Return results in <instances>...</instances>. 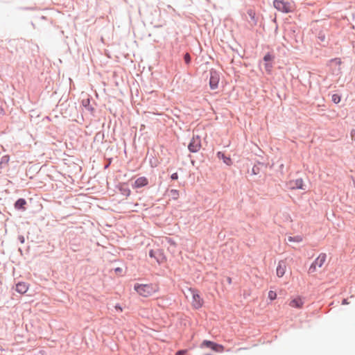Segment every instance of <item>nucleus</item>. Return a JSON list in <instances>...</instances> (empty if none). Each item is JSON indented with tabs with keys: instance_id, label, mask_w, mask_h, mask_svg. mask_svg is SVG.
Masks as SVG:
<instances>
[{
	"instance_id": "4468645a",
	"label": "nucleus",
	"mask_w": 355,
	"mask_h": 355,
	"mask_svg": "<svg viewBox=\"0 0 355 355\" xmlns=\"http://www.w3.org/2000/svg\"><path fill=\"white\" fill-rule=\"evenodd\" d=\"M120 190H121L122 194L125 196H128L130 194V189L125 184L121 185Z\"/></svg>"
},
{
	"instance_id": "9b49d317",
	"label": "nucleus",
	"mask_w": 355,
	"mask_h": 355,
	"mask_svg": "<svg viewBox=\"0 0 355 355\" xmlns=\"http://www.w3.org/2000/svg\"><path fill=\"white\" fill-rule=\"evenodd\" d=\"M28 288H29L28 284L25 282H19L16 285L17 292H18L21 294L26 293L27 292V291L28 290Z\"/></svg>"
},
{
	"instance_id": "c85d7f7f",
	"label": "nucleus",
	"mask_w": 355,
	"mask_h": 355,
	"mask_svg": "<svg viewBox=\"0 0 355 355\" xmlns=\"http://www.w3.org/2000/svg\"><path fill=\"white\" fill-rule=\"evenodd\" d=\"M120 270H121V268H117L116 269V271H120Z\"/></svg>"
},
{
	"instance_id": "cd10ccee",
	"label": "nucleus",
	"mask_w": 355,
	"mask_h": 355,
	"mask_svg": "<svg viewBox=\"0 0 355 355\" xmlns=\"http://www.w3.org/2000/svg\"><path fill=\"white\" fill-rule=\"evenodd\" d=\"M115 309H116L117 311H120V312H121V311H123L122 308H121V306H120V305H119V304H116V305L115 306Z\"/></svg>"
},
{
	"instance_id": "6e6552de",
	"label": "nucleus",
	"mask_w": 355,
	"mask_h": 355,
	"mask_svg": "<svg viewBox=\"0 0 355 355\" xmlns=\"http://www.w3.org/2000/svg\"><path fill=\"white\" fill-rule=\"evenodd\" d=\"M288 186L291 189H303L304 182L302 178L291 180L288 182Z\"/></svg>"
},
{
	"instance_id": "a878e982",
	"label": "nucleus",
	"mask_w": 355,
	"mask_h": 355,
	"mask_svg": "<svg viewBox=\"0 0 355 355\" xmlns=\"http://www.w3.org/2000/svg\"><path fill=\"white\" fill-rule=\"evenodd\" d=\"M149 256L150 257H153V258H155V252L154 250H151L150 252H149Z\"/></svg>"
},
{
	"instance_id": "412c9836",
	"label": "nucleus",
	"mask_w": 355,
	"mask_h": 355,
	"mask_svg": "<svg viewBox=\"0 0 355 355\" xmlns=\"http://www.w3.org/2000/svg\"><path fill=\"white\" fill-rule=\"evenodd\" d=\"M273 59V56L271 55L270 54L268 53L266 54L264 58H263V60L264 61L266 62H268V61H270Z\"/></svg>"
},
{
	"instance_id": "c756f323",
	"label": "nucleus",
	"mask_w": 355,
	"mask_h": 355,
	"mask_svg": "<svg viewBox=\"0 0 355 355\" xmlns=\"http://www.w3.org/2000/svg\"><path fill=\"white\" fill-rule=\"evenodd\" d=\"M228 282L231 283V278H228Z\"/></svg>"
},
{
	"instance_id": "a211bd4d",
	"label": "nucleus",
	"mask_w": 355,
	"mask_h": 355,
	"mask_svg": "<svg viewBox=\"0 0 355 355\" xmlns=\"http://www.w3.org/2000/svg\"><path fill=\"white\" fill-rule=\"evenodd\" d=\"M331 99L334 103H338L340 101L341 98L338 94H335L332 95Z\"/></svg>"
},
{
	"instance_id": "5701e85b",
	"label": "nucleus",
	"mask_w": 355,
	"mask_h": 355,
	"mask_svg": "<svg viewBox=\"0 0 355 355\" xmlns=\"http://www.w3.org/2000/svg\"><path fill=\"white\" fill-rule=\"evenodd\" d=\"M265 68H266V70L268 73H270L271 71L272 64H266Z\"/></svg>"
},
{
	"instance_id": "ddd939ff",
	"label": "nucleus",
	"mask_w": 355,
	"mask_h": 355,
	"mask_svg": "<svg viewBox=\"0 0 355 355\" xmlns=\"http://www.w3.org/2000/svg\"><path fill=\"white\" fill-rule=\"evenodd\" d=\"M26 204V202L23 198H19L17 200L15 204V207L17 209H25L24 205Z\"/></svg>"
},
{
	"instance_id": "4be33fe9",
	"label": "nucleus",
	"mask_w": 355,
	"mask_h": 355,
	"mask_svg": "<svg viewBox=\"0 0 355 355\" xmlns=\"http://www.w3.org/2000/svg\"><path fill=\"white\" fill-rule=\"evenodd\" d=\"M184 61L187 64H189L191 62V56L189 53H186L184 57Z\"/></svg>"
},
{
	"instance_id": "9d476101",
	"label": "nucleus",
	"mask_w": 355,
	"mask_h": 355,
	"mask_svg": "<svg viewBox=\"0 0 355 355\" xmlns=\"http://www.w3.org/2000/svg\"><path fill=\"white\" fill-rule=\"evenodd\" d=\"M286 270V266L285 262H284L282 261H279L278 263V266L277 267V269H276V274H277V277H283L284 275L285 274Z\"/></svg>"
},
{
	"instance_id": "1a4fd4ad",
	"label": "nucleus",
	"mask_w": 355,
	"mask_h": 355,
	"mask_svg": "<svg viewBox=\"0 0 355 355\" xmlns=\"http://www.w3.org/2000/svg\"><path fill=\"white\" fill-rule=\"evenodd\" d=\"M148 184V180L145 177H139L135 181L132 185L133 188H141L146 186Z\"/></svg>"
},
{
	"instance_id": "bb28decb",
	"label": "nucleus",
	"mask_w": 355,
	"mask_h": 355,
	"mask_svg": "<svg viewBox=\"0 0 355 355\" xmlns=\"http://www.w3.org/2000/svg\"><path fill=\"white\" fill-rule=\"evenodd\" d=\"M248 14L250 16V17L254 19L255 15L254 12L252 10H249Z\"/></svg>"
},
{
	"instance_id": "aec40b11",
	"label": "nucleus",
	"mask_w": 355,
	"mask_h": 355,
	"mask_svg": "<svg viewBox=\"0 0 355 355\" xmlns=\"http://www.w3.org/2000/svg\"><path fill=\"white\" fill-rule=\"evenodd\" d=\"M289 241H296V242H300L302 241V238L300 236H295V237H291L290 236L288 238Z\"/></svg>"
},
{
	"instance_id": "7ed1b4c3",
	"label": "nucleus",
	"mask_w": 355,
	"mask_h": 355,
	"mask_svg": "<svg viewBox=\"0 0 355 355\" xmlns=\"http://www.w3.org/2000/svg\"><path fill=\"white\" fill-rule=\"evenodd\" d=\"M274 7L282 12L288 13L293 10V3L283 0H275L273 2Z\"/></svg>"
},
{
	"instance_id": "393cba45",
	"label": "nucleus",
	"mask_w": 355,
	"mask_h": 355,
	"mask_svg": "<svg viewBox=\"0 0 355 355\" xmlns=\"http://www.w3.org/2000/svg\"><path fill=\"white\" fill-rule=\"evenodd\" d=\"M172 180H177L178 178V175L177 173H174L171 176Z\"/></svg>"
},
{
	"instance_id": "f3484780",
	"label": "nucleus",
	"mask_w": 355,
	"mask_h": 355,
	"mask_svg": "<svg viewBox=\"0 0 355 355\" xmlns=\"http://www.w3.org/2000/svg\"><path fill=\"white\" fill-rule=\"evenodd\" d=\"M268 298L270 300H274L277 298V293L275 291H270L268 292Z\"/></svg>"
},
{
	"instance_id": "0eeeda50",
	"label": "nucleus",
	"mask_w": 355,
	"mask_h": 355,
	"mask_svg": "<svg viewBox=\"0 0 355 355\" xmlns=\"http://www.w3.org/2000/svg\"><path fill=\"white\" fill-rule=\"evenodd\" d=\"M220 81L219 73L216 71L211 70L210 71L209 86L211 89L218 88Z\"/></svg>"
},
{
	"instance_id": "20e7f679",
	"label": "nucleus",
	"mask_w": 355,
	"mask_h": 355,
	"mask_svg": "<svg viewBox=\"0 0 355 355\" xmlns=\"http://www.w3.org/2000/svg\"><path fill=\"white\" fill-rule=\"evenodd\" d=\"M327 255L324 253L320 254L313 261L309 268V273L315 272L318 268H322L324 264Z\"/></svg>"
},
{
	"instance_id": "f03ea898",
	"label": "nucleus",
	"mask_w": 355,
	"mask_h": 355,
	"mask_svg": "<svg viewBox=\"0 0 355 355\" xmlns=\"http://www.w3.org/2000/svg\"><path fill=\"white\" fill-rule=\"evenodd\" d=\"M189 291L191 294L192 300H191V306L195 309H199L202 307L204 304V300L202 297L200 296V293L198 290L194 288H189Z\"/></svg>"
},
{
	"instance_id": "f257e3e1",
	"label": "nucleus",
	"mask_w": 355,
	"mask_h": 355,
	"mask_svg": "<svg viewBox=\"0 0 355 355\" xmlns=\"http://www.w3.org/2000/svg\"><path fill=\"white\" fill-rule=\"evenodd\" d=\"M135 291L144 297H148L159 291V286L156 284H135L134 285Z\"/></svg>"
},
{
	"instance_id": "2eb2a0df",
	"label": "nucleus",
	"mask_w": 355,
	"mask_h": 355,
	"mask_svg": "<svg viewBox=\"0 0 355 355\" xmlns=\"http://www.w3.org/2000/svg\"><path fill=\"white\" fill-rule=\"evenodd\" d=\"M211 349L216 352H223L224 351V347L222 345L214 343V345L212 347Z\"/></svg>"
},
{
	"instance_id": "39448f33",
	"label": "nucleus",
	"mask_w": 355,
	"mask_h": 355,
	"mask_svg": "<svg viewBox=\"0 0 355 355\" xmlns=\"http://www.w3.org/2000/svg\"><path fill=\"white\" fill-rule=\"evenodd\" d=\"M304 304V298L300 295L291 297L288 306L293 309H301Z\"/></svg>"
},
{
	"instance_id": "dca6fc26",
	"label": "nucleus",
	"mask_w": 355,
	"mask_h": 355,
	"mask_svg": "<svg viewBox=\"0 0 355 355\" xmlns=\"http://www.w3.org/2000/svg\"><path fill=\"white\" fill-rule=\"evenodd\" d=\"M214 345V343L210 340H204L201 344V347H207L212 349V347Z\"/></svg>"
},
{
	"instance_id": "f8f14e48",
	"label": "nucleus",
	"mask_w": 355,
	"mask_h": 355,
	"mask_svg": "<svg viewBox=\"0 0 355 355\" xmlns=\"http://www.w3.org/2000/svg\"><path fill=\"white\" fill-rule=\"evenodd\" d=\"M217 157L219 159H221L223 160L224 163L227 164V166H231L232 164V161L230 157H227L224 155V153L221 152H218L217 153Z\"/></svg>"
},
{
	"instance_id": "7c9ffc66",
	"label": "nucleus",
	"mask_w": 355,
	"mask_h": 355,
	"mask_svg": "<svg viewBox=\"0 0 355 355\" xmlns=\"http://www.w3.org/2000/svg\"><path fill=\"white\" fill-rule=\"evenodd\" d=\"M346 303H347V302H346V300H345L343 301V304H346Z\"/></svg>"
},
{
	"instance_id": "6ab92c4d",
	"label": "nucleus",
	"mask_w": 355,
	"mask_h": 355,
	"mask_svg": "<svg viewBox=\"0 0 355 355\" xmlns=\"http://www.w3.org/2000/svg\"><path fill=\"white\" fill-rule=\"evenodd\" d=\"M171 195L173 196V198L174 199H178V197H179V192H178V190H176V189H172V190L171 191Z\"/></svg>"
},
{
	"instance_id": "423d86ee",
	"label": "nucleus",
	"mask_w": 355,
	"mask_h": 355,
	"mask_svg": "<svg viewBox=\"0 0 355 355\" xmlns=\"http://www.w3.org/2000/svg\"><path fill=\"white\" fill-rule=\"evenodd\" d=\"M201 139L199 136L193 137L189 144V150L192 153H196L201 148Z\"/></svg>"
},
{
	"instance_id": "b1692460",
	"label": "nucleus",
	"mask_w": 355,
	"mask_h": 355,
	"mask_svg": "<svg viewBox=\"0 0 355 355\" xmlns=\"http://www.w3.org/2000/svg\"><path fill=\"white\" fill-rule=\"evenodd\" d=\"M187 352V350H180L175 354V355H184Z\"/></svg>"
}]
</instances>
